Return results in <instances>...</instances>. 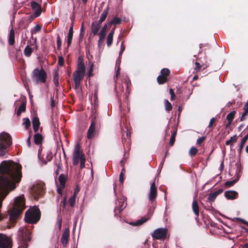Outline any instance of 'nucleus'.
<instances>
[{"instance_id": "obj_1", "label": "nucleus", "mask_w": 248, "mask_h": 248, "mask_svg": "<svg viewBox=\"0 0 248 248\" xmlns=\"http://www.w3.org/2000/svg\"><path fill=\"white\" fill-rule=\"evenodd\" d=\"M21 166L10 160L3 161L0 164V208L2 201L9 193L16 187L21 178ZM8 214L0 213V221L7 217Z\"/></svg>"}, {"instance_id": "obj_2", "label": "nucleus", "mask_w": 248, "mask_h": 248, "mask_svg": "<svg viewBox=\"0 0 248 248\" xmlns=\"http://www.w3.org/2000/svg\"><path fill=\"white\" fill-rule=\"evenodd\" d=\"M157 195V187L155 186V180L151 184L150 192L148 195V199L150 201V208L149 209L148 214L146 216L142 217L140 219L135 222V225L137 226L141 225L148 221L153 215L154 209L156 206V199Z\"/></svg>"}, {"instance_id": "obj_3", "label": "nucleus", "mask_w": 248, "mask_h": 248, "mask_svg": "<svg viewBox=\"0 0 248 248\" xmlns=\"http://www.w3.org/2000/svg\"><path fill=\"white\" fill-rule=\"evenodd\" d=\"M25 208V200L24 196L16 197L15 200L14 206L9 213V221L11 223H15Z\"/></svg>"}, {"instance_id": "obj_4", "label": "nucleus", "mask_w": 248, "mask_h": 248, "mask_svg": "<svg viewBox=\"0 0 248 248\" xmlns=\"http://www.w3.org/2000/svg\"><path fill=\"white\" fill-rule=\"evenodd\" d=\"M85 73V66L83 58L82 56H79L78 59L77 69L73 74L75 90L78 89L79 87L81 81L84 78Z\"/></svg>"}, {"instance_id": "obj_5", "label": "nucleus", "mask_w": 248, "mask_h": 248, "mask_svg": "<svg viewBox=\"0 0 248 248\" xmlns=\"http://www.w3.org/2000/svg\"><path fill=\"white\" fill-rule=\"evenodd\" d=\"M12 143L10 135L5 132L0 133V156H4L8 152Z\"/></svg>"}, {"instance_id": "obj_6", "label": "nucleus", "mask_w": 248, "mask_h": 248, "mask_svg": "<svg viewBox=\"0 0 248 248\" xmlns=\"http://www.w3.org/2000/svg\"><path fill=\"white\" fill-rule=\"evenodd\" d=\"M41 213L38 208L33 207L28 209L25 214V221L29 224L36 223L40 219Z\"/></svg>"}, {"instance_id": "obj_7", "label": "nucleus", "mask_w": 248, "mask_h": 248, "mask_svg": "<svg viewBox=\"0 0 248 248\" xmlns=\"http://www.w3.org/2000/svg\"><path fill=\"white\" fill-rule=\"evenodd\" d=\"M31 232L27 228H21L19 230L18 234V248H27L28 245L27 242L31 240Z\"/></svg>"}, {"instance_id": "obj_8", "label": "nucleus", "mask_w": 248, "mask_h": 248, "mask_svg": "<svg viewBox=\"0 0 248 248\" xmlns=\"http://www.w3.org/2000/svg\"><path fill=\"white\" fill-rule=\"evenodd\" d=\"M31 78L32 80L37 83H38L39 82L44 83L46 81V73L43 68L39 69L36 68L33 70Z\"/></svg>"}, {"instance_id": "obj_9", "label": "nucleus", "mask_w": 248, "mask_h": 248, "mask_svg": "<svg viewBox=\"0 0 248 248\" xmlns=\"http://www.w3.org/2000/svg\"><path fill=\"white\" fill-rule=\"evenodd\" d=\"M84 154L80 152V146L79 143L76 144L73 155V164L74 166L77 165L81 158H84Z\"/></svg>"}, {"instance_id": "obj_10", "label": "nucleus", "mask_w": 248, "mask_h": 248, "mask_svg": "<svg viewBox=\"0 0 248 248\" xmlns=\"http://www.w3.org/2000/svg\"><path fill=\"white\" fill-rule=\"evenodd\" d=\"M167 232L166 228H158L154 231L151 235L154 239L164 240L166 238Z\"/></svg>"}, {"instance_id": "obj_11", "label": "nucleus", "mask_w": 248, "mask_h": 248, "mask_svg": "<svg viewBox=\"0 0 248 248\" xmlns=\"http://www.w3.org/2000/svg\"><path fill=\"white\" fill-rule=\"evenodd\" d=\"M170 72L168 68H163L160 71V75L157 78V81L159 84H163L168 81V77Z\"/></svg>"}, {"instance_id": "obj_12", "label": "nucleus", "mask_w": 248, "mask_h": 248, "mask_svg": "<svg viewBox=\"0 0 248 248\" xmlns=\"http://www.w3.org/2000/svg\"><path fill=\"white\" fill-rule=\"evenodd\" d=\"M96 116L94 115L92 116L91 125L87 131V138L89 140L92 139L95 133Z\"/></svg>"}, {"instance_id": "obj_13", "label": "nucleus", "mask_w": 248, "mask_h": 248, "mask_svg": "<svg viewBox=\"0 0 248 248\" xmlns=\"http://www.w3.org/2000/svg\"><path fill=\"white\" fill-rule=\"evenodd\" d=\"M11 240L6 235L0 233V248H12Z\"/></svg>"}, {"instance_id": "obj_14", "label": "nucleus", "mask_w": 248, "mask_h": 248, "mask_svg": "<svg viewBox=\"0 0 248 248\" xmlns=\"http://www.w3.org/2000/svg\"><path fill=\"white\" fill-rule=\"evenodd\" d=\"M127 205L126 202L124 199H121L116 202V206L114 209L115 216L117 215V210H119V213H121Z\"/></svg>"}, {"instance_id": "obj_15", "label": "nucleus", "mask_w": 248, "mask_h": 248, "mask_svg": "<svg viewBox=\"0 0 248 248\" xmlns=\"http://www.w3.org/2000/svg\"><path fill=\"white\" fill-rule=\"evenodd\" d=\"M31 6L34 11V15L35 17L40 16L42 12L41 5L35 1L31 2Z\"/></svg>"}, {"instance_id": "obj_16", "label": "nucleus", "mask_w": 248, "mask_h": 248, "mask_svg": "<svg viewBox=\"0 0 248 248\" xmlns=\"http://www.w3.org/2000/svg\"><path fill=\"white\" fill-rule=\"evenodd\" d=\"M32 192L34 193L35 198L36 199L41 196L44 192V187L43 186L37 185L34 186L32 189Z\"/></svg>"}, {"instance_id": "obj_17", "label": "nucleus", "mask_w": 248, "mask_h": 248, "mask_svg": "<svg viewBox=\"0 0 248 248\" xmlns=\"http://www.w3.org/2000/svg\"><path fill=\"white\" fill-rule=\"evenodd\" d=\"M70 231L69 229H66L62 234L61 237V243L63 247H66L68 244L69 239Z\"/></svg>"}, {"instance_id": "obj_18", "label": "nucleus", "mask_w": 248, "mask_h": 248, "mask_svg": "<svg viewBox=\"0 0 248 248\" xmlns=\"http://www.w3.org/2000/svg\"><path fill=\"white\" fill-rule=\"evenodd\" d=\"M101 23L97 21H93L91 24V32L93 35H96L99 33Z\"/></svg>"}, {"instance_id": "obj_19", "label": "nucleus", "mask_w": 248, "mask_h": 248, "mask_svg": "<svg viewBox=\"0 0 248 248\" xmlns=\"http://www.w3.org/2000/svg\"><path fill=\"white\" fill-rule=\"evenodd\" d=\"M238 196V193L233 190H228L225 192L224 196L228 200H232L236 199Z\"/></svg>"}, {"instance_id": "obj_20", "label": "nucleus", "mask_w": 248, "mask_h": 248, "mask_svg": "<svg viewBox=\"0 0 248 248\" xmlns=\"http://www.w3.org/2000/svg\"><path fill=\"white\" fill-rule=\"evenodd\" d=\"M223 191V189L220 188L215 192L210 193L207 198V200L210 202H214L217 197L222 193Z\"/></svg>"}, {"instance_id": "obj_21", "label": "nucleus", "mask_w": 248, "mask_h": 248, "mask_svg": "<svg viewBox=\"0 0 248 248\" xmlns=\"http://www.w3.org/2000/svg\"><path fill=\"white\" fill-rule=\"evenodd\" d=\"M73 26H74V22H73L71 24V26L70 27L69 32L67 36V47H69L72 43V41L73 39Z\"/></svg>"}, {"instance_id": "obj_22", "label": "nucleus", "mask_w": 248, "mask_h": 248, "mask_svg": "<svg viewBox=\"0 0 248 248\" xmlns=\"http://www.w3.org/2000/svg\"><path fill=\"white\" fill-rule=\"evenodd\" d=\"M68 179V177L67 175H64L63 174H61L60 175L58 178V181L60 183L61 187L62 188H64L65 186V183Z\"/></svg>"}, {"instance_id": "obj_23", "label": "nucleus", "mask_w": 248, "mask_h": 248, "mask_svg": "<svg viewBox=\"0 0 248 248\" xmlns=\"http://www.w3.org/2000/svg\"><path fill=\"white\" fill-rule=\"evenodd\" d=\"M126 138H123V143L124 148H127L128 150L130 149L131 145L130 136L128 133H126Z\"/></svg>"}, {"instance_id": "obj_24", "label": "nucleus", "mask_w": 248, "mask_h": 248, "mask_svg": "<svg viewBox=\"0 0 248 248\" xmlns=\"http://www.w3.org/2000/svg\"><path fill=\"white\" fill-rule=\"evenodd\" d=\"M15 32L13 29H11L10 31L9 34L8 36V43L9 45L13 46L15 43Z\"/></svg>"}, {"instance_id": "obj_25", "label": "nucleus", "mask_w": 248, "mask_h": 248, "mask_svg": "<svg viewBox=\"0 0 248 248\" xmlns=\"http://www.w3.org/2000/svg\"><path fill=\"white\" fill-rule=\"evenodd\" d=\"M32 122L33 130L35 132H37L40 124L39 118L37 116L33 117Z\"/></svg>"}, {"instance_id": "obj_26", "label": "nucleus", "mask_w": 248, "mask_h": 248, "mask_svg": "<svg viewBox=\"0 0 248 248\" xmlns=\"http://www.w3.org/2000/svg\"><path fill=\"white\" fill-rule=\"evenodd\" d=\"M59 72L57 71H55V72H54V74H53V81L54 85L56 88L60 87V84H59ZM55 90L56 92L58 91V89L57 88H56L55 89Z\"/></svg>"}, {"instance_id": "obj_27", "label": "nucleus", "mask_w": 248, "mask_h": 248, "mask_svg": "<svg viewBox=\"0 0 248 248\" xmlns=\"http://www.w3.org/2000/svg\"><path fill=\"white\" fill-rule=\"evenodd\" d=\"M192 210L196 216H199V207L196 200H193L192 204Z\"/></svg>"}, {"instance_id": "obj_28", "label": "nucleus", "mask_w": 248, "mask_h": 248, "mask_svg": "<svg viewBox=\"0 0 248 248\" xmlns=\"http://www.w3.org/2000/svg\"><path fill=\"white\" fill-rule=\"evenodd\" d=\"M109 8L108 6L107 7V8L103 11V13L101 14V16H100V18L98 22H99L100 23H102L103 21H104L108 15V11H109Z\"/></svg>"}, {"instance_id": "obj_29", "label": "nucleus", "mask_w": 248, "mask_h": 248, "mask_svg": "<svg viewBox=\"0 0 248 248\" xmlns=\"http://www.w3.org/2000/svg\"><path fill=\"white\" fill-rule=\"evenodd\" d=\"M43 140L42 135L39 133H37L34 136V142L36 145H40L42 143Z\"/></svg>"}, {"instance_id": "obj_30", "label": "nucleus", "mask_w": 248, "mask_h": 248, "mask_svg": "<svg viewBox=\"0 0 248 248\" xmlns=\"http://www.w3.org/2000/svg\"><path fill=\"white\" fill-rule=\"evenodd\" d=\"M98 34L99 35V40L98 41V47H101V45H102V44L103 43V42L105 40V39L106 38L107 34L105 33H102V32H99L98 33Z\"/></svg>"}, {"instance_id": "obj_31", "label": "nucleus", "mask_w": 248, "mask_h": 248, "mask_svg": "<svg viewBox=\"0 0 248 248\" xmlns=\"http://www.w3.org/2000/svg\"><path fill=\"white\" fill-rule=\"evenodd\" d=\"M121 21L120 18L115 16L108 23V25L110 27L112 25H119L121 24Z\"/></svg>"}, {"instance_id": "obj_32", "label": "nucleus", "mask_w": 248, "mask_h": 248, "mask_svg": "<svg viewBox=\"0 0 248 248\" xmlns=\"http://www.w3.org/2000/svg\"><path fill=\"white\" fill-rule=\"evenodd\" d=\"M243 109L244 110V112H243L241 117L240 118V121H243L245 119V117L248 114V101L244 105Z\"/></svg>"}, {"instance_id": "obj_33", "label": "nucleus", "mask_w": 248, "mask_h": 248, "mask_svg": "<svg viewBox=\"0 0 248 248\" xmlns=\"http://www.w3.org/2000/svg\"><path fill=\"white\" fill-rule=\"evenodd\" d=\"M207 67V66L205 64H201L199 62H196L195 70L196 71V73H198L202 70L205 69Z\"/></svg>"}, {"instance_id": "obj_34", "label": "nucleus", "mask_w": 248, "mask_h": 248, "mask_svg": "<svg viewBox=\"0 0 248 248\" xmlns=\"http://www.w3.org/2000/svg\"><path fill=\"white\" fill-rule=\"evenodd\" d=\"M26 103L25 102H22L17 112V115L20 116L22 112L25 111L26 110Z\"/></svg>"}, {"instance_id": "obj_35", "label": "nucleus", "mask_w": 248, "mask_h": 248, "mask_svg": "<svg viewBox=\"0 0 248 248\" xmlns=\"http://www.w3.org/2000/svg\"><path fill=\"white\" fill-rule=\"evenodd\" d=\"M33 52V49L31 48L29 45L26 46L24 50V55L27 57H29L31 55Z\"/></svg>"}, {"instance_id": "obj_36", "label": "nucleus", "mask_w": 248, "mask_h": 248, "mask_svg": "<svg viewBox=\"0 0 248 248\" xmlns=\"http://www.w3.org/2000/svg\"><path fill=\"white\" fill-rule=\"evenodd\" d=\"M237 140V137L236 135H234L231 137L229 140H227L226 141L225 144L226 145H232L233 143L236 142Z\"/></svg>"}, {"instance_id": "obj_37", "label": "nucleus", "mask_w": 248, "mask_h": 248, "mask_svg": "<svg viewBox=\"0 0 248 248\" xmlns=\"http://www.w3.org/2000/svg\"><path fill=\"white\" fill-rule=\"evenodd\" d=\"M235 113V111H232L227 115L226 119L228 121H229V123L232 122L234 119Z\"/></svg>"}, {"instance_id": "obj_38", "label": "nucleus", "mask_w": 248, "mask_h": 248, "mask_svg": "<svg viewBox=\"0 0 248 248\" xmlns=\"http://www.w3.org/2000/svg\"><path fill=\"white\" fill-rule=\"evenodd\" d=\"M248 140V139H247L246 138L244 137L243 138V139L242 140H241L240 145L239 146V149L238 150V152L239 154L240 155H241V151H242V149H243V148L244 147V146L245 143L246 142V141H247Z\"/></svg>"}, {"instance_id": "obj_39", "label": "nucleus", "mask_w": 248, "mask_h": 248, "mask_svg": "<svg viewBox=\"0 0 248 248\" xmlns=\"http://www.w3.org/2000/svg\"><path fill=\"white\" fill-rule=\"evenodd\" d=\"M124 83L126 86V92L127 94H129L131 91V83L130 80L128 78L125 79L124 80Z\"/></svg>"}, {"instance_id": "obj_40", "label": "nucleus", "mask_w": 248, "mask_h": 248, "mask_svg": "<svg viewBox=\"0 0 248 248\" xmlns=\"http://www.w3.org/2000/svg\"><path fill=\"white\" fill-rule=\"evenodd\" d=\"M165 109L166 111H170L172 109V106L168 100H165L164 101Z\"/></svg>"}, {"instance_id": "obj_41", "label": "nucleus", "mask_w": 248, "mask_h": 248, "mask_svg": "<svg viewBox=\"0 0 248 248\" xmlns=\"http://www.w3.org/2000/svg\"><path fill=\"white\" fill-rule=\"evenodd\" d=\"M113 35H112L111 34L108 33V35L107 38V44L108 47L112 45L113 42Z\"/></svg>"}, {"instance_id": "obj_42", "label": "nucleus", "mask_w": 248, "mask_h": 248, "mask_svg": "<svg viewBox=\"0 0 248 248\" xmlns=\"http://www.w3.org/2000/svg\"><path fill=\"white\" fill-rule=\"evenodd\" d=\"M76 195L77 192H74V195L71 196L69 200V203L71 207H73L75 205Z\"/></svg>"}, {"instance_id": "obj_43", "label": "nucleus", "mask_w": 248, "mask_h": 248, "mask_svg": "<svg viewBox=\"0 0 248 248\" xmlns=\"http://www.w3.org/2000/svg\"><path fill=\"white\" fill-rule=\"evenodd\" d=\"M198 152V149L195 147H192L189 151V155L191 156H195Z\"/></svg>"}, {"instance_id": "obj_44", "label": "nucleus", "mask_w": 248, "mask_h": 248, "mask_svg": "<svg viewBox=\"0 0 248 248\" xmlns=\"http://www.w3.org/2000/svg\"><path fill=\"white\" fill-rule=\"evenodd\" d=\"M237 182L236 180H233L232 181H229L225 182L224 186L225 187L228 188L230 187L233 185H234Z\"/></svg>"}, {"instance_id": "obj_45", "label": "nucleus", "mask_w": 248, "mask_h": 248, "mask_svg": "<svg viewBox=\"0 0 248 248\" xmlns=\"http://www.w3.org/2000/svg\"><path fill=\"white\" fill-rule=\"evenodd\" d=\"M23 124L25 125L26 129H28L31 126L30 120L29 118H26L23 119Z\"/></svg>"}, {"instance_id": "obj_46", "label": "nucleus", "mask_w": 248, "mask_h": 248, "mask_svg": "<svg viewBox=\"0 0 248 248\" xmlns=\"http://www.w3.org/2000/svg\"><path fill=\"white\" fill-rule=\"evenodd\" d=\"M41 30V27L39 25H36L34 27L33 30L31 31V33L32 35L34 33H36L37 32H40Z\"/></svg>"}, {"instance_id": "obj_47", "label": "nucleus", "mask_w": 248, "mask_h": 248, "mask_svg": "<svg viewBox=\"0 0 248 248\" xmlns=\"http://www.w3.org/2000/svg\"><path fill=\"white\" fill-rule=\"evenodd\" d=\"M57 49L59 50H61L62 46V40L59 34H58L57 37Z\"/></svg>"}, {"instance_id": "obj_48", "label": "nucleus", "mask_w": 248, "mask_h": 248, "mask_svg": "<svg viewBox=\"0 0 248 248\" xmlns=\"http://www.w3.org/2000/svg\"><path fill=\"white\" fill-rule=\"evenodd\" d=\"M169 92L170 94V100L173 101L175 99L176 96H175V93H174L173 89L171 88H170L169 90Z\"/></svg>"}, {"instance_id": "obj_49", "label": "nucleus", "mask_w": 248, "mask_h": 248, "mask_svg": "<svg viewBox=\"0 0 248 248\" xmlns=\"http://www.w3.org/2000/svg\"><path fill=\"white\" fill-rule=\"evenodd\" d=\"M216 121V118L214 117L212 118L209 122V124L208 125V127L211 128V127H213L214 125L215 126Z\"/></svg>"}, {"instance_id": "obj_50", "label": "nucleus", "mask_w": 248, "mask_h": 248, "mask_svg": "<svg viewBox=\"0 0 248 248\" xmlns=\"http://www.w3.org/2000/svg\"><path fill=\"white\" fill-rule=\"evenodd\" d=\"M53 158L52 154L51 152H49L46 156V159H47V161L45 162V164H46L48 161H50Z\"/></svg>"}, {"instance_id": "obj_51", "label": "nucleus", "mask_w": 248, "mask_h": 248, "mask_svg": "<svg viewBox=\"0 0 248 248\" xmlns=\"http://www.w3.org/2000/svg\"><path fill=\"white\" fill-rule=\"evenodd\" d=\"M58 64L61 66H62L64 65V59L62 56H59L58 57Z\"/></svg>"}, {"instance_id": "obj_52", "label": "nucleus", "mask_w": 248, "mask_h": 248, "mask_svg": "<svg viewBox=\"0 0 248 248\" xmlns=\"http://www.w3.org/2000/svg\"><path fill=\"white\" fill-rule=\"evenodd\" d=\"M125 50V46L124 45V42H122L121 45V49L119 52V58H121V56L123 52Z\"/></svg>"}, {"instance_id": "obj_53", "label": "nucleus", "mask_w": 248, "mask_h": 248, "mask_svg": "<svg viewBox=\"0 0 248 248\" xmlns=\"http://www.w3.org/2000/svg\"><path fill=\"white\" fill-rule=\"evenodd\" d=\"M206 138L205 137H202L199 138L197 140L196 142V144L198 145H200L201 143H202L204 140H205Z\"/></svg>"}, {"instance_id": "obj_54", "label": "nucleus", "mask_w": 248, "mask_h": 248, "mask_svg": "<svg viewBox=\"0 0 248 248\" xmlns=\"http://www.w3.org/2000/svg\"><path fill=\"white\" fill-rule=\"evenodd\" d=\"M62 170V164H57V169L55 171V174L57 176L59 174V171Z\"/></svg>"}, {"instance_id": "obj_55", "label": "nucleus", "mask_w": 248, "mask_h": 248, "mask_svg": "<svg viewBox=\"0 0 248 248\" xmlns=\"http://www.w3.org/2000/svg\"><path fill=\"white\" fill-rule=\"evenodd\" d=\"M93 63H91L90 64V68L89 69L88 71V76L91 77L92 76V72L93 71Z\"/></svg>"}, {"instance_id": "obj_56", "label": "nucleus", "mask_w": 248, "mask_h": 248, "mask_svg": "<svg viewBox=\"0 0 248 248\" xmlns=\"http://www.w3.org/2000/svg\"><path fill=\"white\" fill-rule=\"evenodd\" d=\"M108 27H109L108 24H105L100 32L107 34V31Z\"/></svg>"}, {"instance_id": "obj_57", "label": "nucleus", "mask_w": 248, "mask_h": 248, "mask_svg": "<svg viewBox=\"0 0 248 248\" xmlns=\"http://www.w3.org/2000/svg\"><path fill=\"white\" fill-rule=\"evenodd\" d=\"M80 161V165L81 169H83L85 167V158H81V160Z\"/></svg>"}, {"instance_id": "obj_58", "label": "nucleus", "mask_w": 248, "mask_h": 248, "mask_svg": "<svg viewBox=\"0 0 248 248\" xmlns=\"http://www.w3.org/2000/svg\"><path fill=\"white\" fill-rule=\"evenodd\" d=\"M175 141V138L173 137V136H171L170 141L169 142V144L170 146H173V144H174Z\"/></svg>"}, {"instance_id": "obj_59", "label": "nucleus", "mask_w": 248, "mask_h": 248, "mask_svg": "<svg viewBox=\"0 0 248 248\" xmlns=\"http://www.w3.org/2000/svg\"><path fill=\"white\" fill-rule=\"evenodd\" d=\"M66 197H64L62 201V206L63 208H65L66 204Z\"/></svg>"}, {"instance_id": "obj_60", "label": "nucleus", "mask_w": 248, "mask_h": 248, "mask_svg": "<svg viewBox=\"0 0 248 248\" xmlns=\"http://www.w3.org/2000/svg\"><path fill=\"white\" fill-rule=\"evenodd\" d=\"M58 226L59 229V230L61 229L62 228V218H59L58 220Z\"/></svg>"}, {"instance_id": "obj_61", "label": "nucleus", "mask_w": 248, "mask_h": 248, "mask_svg": "<svg viewBox=\"0 0 248 248\" xmlns=\"http://www.w3.org/2000/svg\"><path fill=\"white\" fill-rule=\"evenodd\" d=\"M119 181L121 184H123L124 181V174L123 173H120L119 176Z\"/></svg>"}, {"instance_id": "obj_62", "label": "nucleus", "mask_w": 248, "mask_h": 248, "mask_svg": "<svg viewBox=\"0 0 248 248\" xmlns=\"http://www.w3.org/2000/svg\"><path fill=\"white\" fill-rule=\"evenodd\" d=\"M165 161V157H163V158L162 159V160L159 165V169H160V170L162 169Z\"/></svg>"}, {"instance_id": "obj_63", "label": "nucleus", "mask_w": 248, "mask_h": 248, "mask_svg": "<svg viewBox=\"0 0 248 248\" xmlns=\"http://www.w3.org/2000/svg\"><path fill=\"white\" fill-rule=\"evenodd\" d=\"M235 166L237 168L236 172L240 171V164L239 162H237L235 163Z\"/></svg>"}, {"instance_id": "obj_64", "label": "nucleus", "mask_w": 248, "mask_h": 248, "mask_svg": "<svg viewBox=\"0 0 248 248\" xmlns=\"http://www.w3.org/2000/svg\"><path fill=\"white\" fill-rule=\"evenodd\" d=\"M31 136L30 135L29 137H28L27 140V144H28L29 147H30L31 146Z\"/></svg>"}]
</instances>
